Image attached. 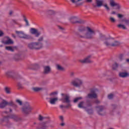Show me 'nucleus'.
Returning <instances> with one entry per match:
<instances>
[{"instance_id":"obj_1","label":"nucleus","mask_w":129,"mask_h":129,"mask_svg":"<svg viewBox=\"0 0 129 129\" xmlns=\"http://www.w3.org/2000/svg\"><path fill=\"white\" fill-rule=\"evenodd\" d=\"M62 98L60 99V101L62 102V103H67L66 105H60L59 108L61 109L63 108H69V107H71L72 105L71 104V100H70V96L67 94L62 93L61 94Z\"/></svg>"},{"instance_id":"obj_2","label":"nucleus","mask_w":129,"mask_h":129,"mask_svg":"<svg viewBox=\"0 0 129 129\" xmlns=\"http://www.w3.org/2000/svg\"><path fill=\"white\" fill-rule=\"evenodd\" d=\"M7 105L13 107L15 111H18L17 109L18 107V105L15 103L14 101L11 100L8 102L3 98H0V108H5Z\"/></svg>"},{"instance_id":"obj_3","label":"nucleus","mask_w":129,"mask_h":129,"mask_svg":"<svg viewBox=\"0 0 129 129\" xmlns=\"http://www.w3.org/2000/svg\"><path fill=\"white\" fill-rule=\"evenodd\" d=\"M95 31L89 27H86V33L84 35H81V38H84L88 40H93L94 36L96 35Z\"/></svg>"},{"instance_id":"obj_4","label":"nucleus","mask_w":129,"mask_h":129,"mask_svg":"<svg viewBox=\"0 0 129 129\" xmlns=\"http://www.w3.org/2000/svg\"><path fill=\"white\" fill-rule=\"evenodd\" d=\"M32 109L33 107L28 102L25 103L24 106L21 108L22 112L25 115H29L32 112Z\"/></svg>"},{"instance_id":"obj_5","label":"nucleus","mask_w":129,"mask_h":129,"mask_svg":"<svg viewBox=\"0 0 129 129\" xmlns=\"http://www.w3.org/2000/svg\"><path fill=\"white\" fill-rule=\"evenodd\" d=\"M16 34L21 39H25L26 40H34V37L32 36L25 34L23 31H16Z\"/></svg>"},{"instance_id":"obj_6","label":"nucleus","mask_w":129,"mask_h":129,"mask_svg":"<svg viewBox=\"0 0 129 129\" xmlns=\"http://www.w3.org/2000/svg\"><path fill=\"white\" fill-rule=\"evenodd\" d=\"M92 6H93V7L95 8H100L101 7H104L105 8V9L106 10V12H109L110 11V8H109V6L107 5V4H101V2H97L96 4H92Z\"/></svg>"},{"instance_id":"obj_7","label":"nucleus","mask_w":129,"mask_h":129,"mask_svg":"<svg viewBox=\"0 0 129 129\" xmlns=\"http://www.w3.org/2000/svg\"><path fill=\"white\" fill-rule=\"evenodd\" d=\"M98 90L97 89H91L90 93H89L87 95V98L92 99V98H97V94H96V92H97Z\"/></svg>"},{"instance_id":"obj_8","label":"nucleus","mask_w":129,"mask_h":129,"mask_svg":"<svg viewBox=\"0 0 129 129\" xmlns=\"http://www.w3.org/2000/svg\"><path fill=\"white\" fill-rule=\"evenodd\" d=\"M72 84L75 87H80L82 85V81L79 78L75 79L72 82Z\"/></svg>"},{"instance_id":"obj_9","label":"nucleus","mask_w":129,"mask_h":129,"mask_svg":"<svg viewBox=\"0 0 129 129\" xmlns=\"http://www.w3.org/2000/svg\"><path fill=\"white\" fill-rule=\"evenodd\" d=\"M69 20L72 24H84V21L82 20H77V18L76 17H71Z\"/></svg>"},{"instance_id":"obj_10","label":"nucleus","mask_w":129,"mask_h":129,"mask_svg":"<svg viewBox=\"0 0 129 129\" xmlns=\"http://www.w3.org/2000/svg\"><path fill=\"white\" fill-rule=\"evenodd\" d=\"M10 116L7 115L6 116H4V118L0 119V123H4V122L6 124L7 126L9 125V124H12L11 122H10Z\"/></svg>"},{"instance_id":"obj_11","label":"nucleus","mask_w":129,"mask_h":129,"mask_svg":"<svg viewBox=\"0 0 129 129\" xmlns=\"http://www.w3.org/2000/svg\"><path fill=\"white\" fill-rule=\"evenodd\" d=\"M103 38L106 41L104 42V45H105L107 47L111 46V41H107L108 40V38L105 37V36L102 34L100 35V39L102 41L103 40Z\"/></svg>"},{"instance_id":"obj_12","label":"nucleus","mask_w":129,"mask_h":129,"mask_svg":"<svg viewBox=\"0 0 129 129\" xmlns=\"http://www.w3.org/2000/svg\"><path fill=\"white\" fill-rule=\"evenodd\" d=\"M10 119H13L14 121L19 122L22 120V118L19 117V116L16 114H11L9 115Z\"/></svg>"},{"instance_id":"obj_13","label":"nucleus","mask_w":129,"mask_h":129,"mask_svg":"<svg viewBox=\"0 0 129 129\" xmlns=\"http://www.w3.org/2000/svg\"><path fill=\"white\" fill-rule=\"evenodd\" d=\"M30 32L32 35H35V37H37L41 35V32L38 31V30L35 28H31Z\"/></svg>"},{"instance_id":"obj_14","label":"nucleus","mask_w":129,"mask_h":129,"mask_svg":"<svg viewBox=\"0 0 129 129\" xmlns=\"http://www.w3.org/2000/svg\"><path fill=\"white\" fill-rule=\"evenodd\" d=\"M97 113L99 115H103V113H102V111L104 110V106H100L96 107Z\"/></svg>"},{"instance_id":"obj_15","label":"nucleus","mask_w":129,"mask_h":129,"mask_svg":"<svg viewBox=\"0 0 129 129\" xmlns=\"http://www.w3.org/2000/svg\"><path fill=\"white\" fill-rule=\"evenodd\" d=\"M91 57V56L89 55L88 56H87L85 59L80 60V62H81V63H91V62H92V61L91 60H90V58Z\"/></svg>"},{"instance_id":"obj_16","label":"nucleus","mask_w":129,"mask_h":129,"mask_svg":"<svg viewBox=\"0 0 129 129\" xmlns=\"http://www.w3.org/2000/svg\"><path fill=\"white\" fill-rule=\"evenodd\" d=\"M35 50H40L43 47L42 42H35Z\"/></svg>"},{"instance_id":"obj_17","label":"nucleus","mask_w":129,"mask_h":129,"mask_svg":"<svg viewBox=\"0 0 129 129\" xmlns=\"http://www.w3.org/2000/svg\"><path fill=\"white\" fill-rule=\"evenodd\" d=\"M58 101V97H54V98H49V101L48 102L50 103V104L55 105L56 104V102Z\"/></svg>"},{"instance_id":"obj_18","label":"nucleus","mask_w":129,"mask_h":129,"mask_svg":"<svg viewBox=\"0 0 129 129\" xmlns=\"http://www.w3.org/2000/svg\"><path fill=\"white\" fill-rule=\"evenodd\" d=\"M51 72V68L50 66H47L44 67V74H49Z\"/></svg>"},{"instance_id":"obj_19","label":"nucleus","mask_w":129,"mask_h":129,"mask_svg":"<svg viewBox=\"0 0 129 129\" xmlns=\"http://www.w3.org/2000/svg\"><path fill=\"white\" fill-rule=\"evenodd\" d=\"M40 129H49V125L46 122H43L40 123Z\"/></svg>"},{"instance_id":"obj_20","label":"nucleus","mask_w":129,"mask_h":129,"mask_svg":"<svg viewBox=\"0 0 129 129\" xmlns=\"http://www.w3.org/2000/svg\"><path fill=\"white\" fill-rule=\"evenodd\" d=\"M119 76L121 78H126V77H128L129 74L126 72H120L119 73Z\"/></svg>"},{"instance_id":"obj_21","label":"nucleus","mask_w":129,"mask_h":129,"mask_svg":"<svg viewBox=\"0 0 129 129\" xmlns=\"http://www.w3.org/2000/svg\"><path fill=\"white\" fill-rule=\"evenodd\" d=\"M6 75L8 77H12V78H14L15 72L12 71H9L6 73Z\"/></svg>"},{"instance_id":"obj_22","label":"nucleus","mask_w":129,"mask_h":129,"mask_svg":"<svg viewBox=\"0 0 129 129\" xmlns=\"http://www.w3.org/2000/svg\"><path fill=\"white\" fill-rule=\"evenodd\" d=\"M28 48L30 50H35V42H30L28 44Z\"/></svg>"},{"instance_id":"obj_23","label":"nucleus","mask_w":129,"mask_h":129,"mask_svg":"<svg viewBox=\"0 0 129 129\" xmlns=\"http://www.w3.org/2000/svg\"><path fill=\"white\" fill-rule=\"evenodd\" d=\"M85 31H86V27L82 26L79 28V31L80 33V36L82 35H84V32H85Z\"/></svg>"},{"instance_id":"obj_24","label":"nucleus","mask_w":129,"mask_h":129,"mask_svg":"<svg viewBox=\"0 0 129 129\" xmlns=\"http://www.w3.org/2000/svg\"><path fill=\"white\" fill-rule=\"evenodd\" d=\"M85 108H87V107H91L92 106V102L89 100H87L85 103Z\"/></svg>"},{"instance_id":"obj_25","label":"nucleus","mask_w":129,"mask_h":129,"mask_svg":"<svg viewBox=\"0 0 129 129\" xmlns=\"http://www.w3.org/2000/svg\"><path fill=\"white\" fill-rule=\"evenodd\" d=\"M7 38L8 40L4 42V43L5 44V45H11L12 44H14V41H13V40H12L10 37H7Z\"/></svg>"},{"instance_id":"obj_26","label":"nucleus","mask_w":129,"mask_h":129,"mask_svg":"<svg viewBox=\"0 0 129 129\" xmlns=\"http://www.w3.org/2000/svg\"><path fill=\"white\" fill-rule=\"evenodd\" d=\"M119 45H120V43L117 41H115L113 43H111V47H117Z\"/></svg>"},{"instance_id":"obj_27","label":"nucleus","mask_w":129,"mask_h":129,"mask_svg":"<svg viewBox=\"0 0 129 129\" xmlns=\"http://www.w3.org/2000/svg\"><path fill=\"white\" fill-rule=\"evenodd\" d=\"M117 4V3L115 2L114 0H110V6L113 8L115 6H116Z\"/></svg>"},{"instance_id":"obj_28","label":"nucleus","mask_w":129,"mask_h":129,"mask_svg":"<svg viewBox=\"0 0 129 129\" xmlns=\"http://www.w3.org/2000/svg\"><path fill=\"white\" fill-rule=\"evenodd\" d=\"M32 90L35 92H39V91H42L43 88L34 87L32 88Z\"/></svg>"},{"instance_id":"obj_29","label":"nucleus","mask_w":129,"mask_h":129,"mask_svg":"<svg viewBox=\"0 0 129 129\" xmlns=\"http://www.w3.org/2000/svg\"><path fill=\"white\" fill-rule=\"evenodd\" d=\"M56 69L59 71H65V68L62 67L59 64L56 65Z\"/></svg>"},{"instance_id":"obj_30","label":"nucleus","mask_w":129,"mask_h":129,"mask_svg":"<svg viewBox=\"0 0 129 129\" xmlns=\"http://www.w3.org/2000/svg\"><path fill=\"white\" fill-rule=\"evenodd\" d=\"M5 49L7 50V51H11V52H14V48H13L12 46H6Z\"/></svg>"},{"instance_id":"obj_31","label":"nucleus","mask_w":129,"mask_h":129,"mask_svg":"<svg viewBox=\"0 0 129 129\" xmlns=\"http://www.w3.org/2000/svg\"><path fill=\"white\" fill-rule=\"evenodd\" d=\"M83 104H84V101L80 102L78 104V107L79 108H85V107L83 106Z\"/></svg>"},{"instance_id":"obj_32","label":"nucleus","mask_w":129,"mask_h":129,"mask_svg":"<svg viewBox=\"0 0 129 129\" xmlns=\"http://www.w3.org/2000/svg\"><path fill=\"white\" fill-rule=\"evenodd\" d=\"M46 118H47V119H49L48 117H43L41 115H39V117H38L39 120H40V121L44 120V119H46Z\"/></svg>"},{"instance_id":"obj_33","label":"nucleus","mask_w":129,"mask_h":129,"mask_svg":"<svg viewBox=\"0 0 129 129\" xmlns=\"http://www.w3.org/2000/svg\"><path fill=\"white\" fill-rule=\"evenodd\" d=\"M23 19H24V22H25L26 23V26H30V24H29V21H28V19H27V18L26 17V16H23Z\"/></svg>"},{"instance_id":"obj_34","label":"nucleus","mask_w":129,"mask_h":129,"mask_svg":"<svg viewBox=\"0 0 129 129\" xmlns=\"http://www.w3.org/2000/svg\"><path fill=\"white\" fill-rule=\"evenodd\" d=\"M57 94H58L57 92H53L49 94V96H51V97H54V96H55V95H57Z\"/></svg>"},{"instance_id":"obj_35","label":"nucleus","mask_w":129,"mask_h":129,"mask_svg":"<svg viewBox=\"0 0 129 129\" xmlns=\"http://www.w3.org/2000/svg\"><path fill=\"white\" fill-rule=\"evenodd\" d=\"M115 7V9L116 10H120L121 8V6L118 3H117V4L114 6Z\"/></svg>"},{"instance_id":"obj_36","label":"nucleus","mask_w":129,"mask_h":129,"mask_svg":"<svg viewBox=\"0 0 129 129\" xmlns=\"http://www.w3.org/2000/svg\"><path fill=\"white\" fill-rule=\"evenodd\" d=\"M118 28H122L123 30H126V27H125V26L124 25L122 24H119L117 25Z\"/></svg>"},{"instance_id":"obj_37","label":"nucleus","mask_w":129,"mask_h":129,"mask_svg":"<svg viewBox=\"0 0 129 129\" xmlns=\"http://www.w3.org/2000/svg\"><path fill=\"white\" fill-rule=\"evenodd\" d=\"M117 67H118V64L116 62H115L114 64L112 66V69L113 70H115L117 69Z\"/></svg>"},{"instance_id":"obj_38","label":"nucleus","mask_w":129,"mask_h":129,"mask_svg":"<svg viewBox=\"0 0 129 129\" xmlns=\"http://www.w3.org/2000/svg\"><path fill=\"white\" fill-rule=\"evenodd\" d=\"M81 99H82V97L76 98L74 100V103H76V102H78V100H81Z\"/></svg>"},{"instance_id":"obj_39","label":"nucleus","mask_w":129,"mask_h":129,"mask_svg":"<svg viewBox=\"0 0 129 129\" xmlns=\"http://www.w3.org/2000/svg\"><path fill=\"white\" fill-rule=\"evenodd\" d=\"M12 24H14L15 25H18V20L16 19H12Z\"/></svg>"},{"instance_id":"obj_40","label":"nucleus","mask_w":129,"mask_h":129,"mask_svg":"<svg viewBox=\"0 0 129 129\" xmlns=\"http://www.w3.org/2000/svg\"><path fill=\"white\" fill-rule=\"evenodd\" d=\"M16 102L19 104V105H23V102L21 101L20 99H17L16 100Z\"/></svg>"},{"instance_id":"obj_41","label":"nucleus","mask_w":129,"mask_h":129,"mask_svg":"<svg viewBox=\"0 0 129 129\" xmlns=\"http://www.w3.org/2000/svg\"><path fill=\"white\" fill-rule=\"evenodd\" d=\"M44 40V37H40L38 39V43H42V41H43Z\"/></svg>"},{"instance_id":"obj_42","label":"nucleus","mask_w":129,"mask_h":129,"mask_svg":"<svg viewBox=\"0 0 129 129\" xmlns=\"http://www.w3.org/2000/svg\"><path fill=\"white\" fill-rule=\"evenodd\" d=\"M5 91L8 94H10V93H11V92L10 91V89L8 87L5 88Z\"/></svg>"},{"instance_id":"obj_43","label":"nucleus","mask_w":129,"mask_h":129,"mask_svg":"<svg viewBox=\"0 0 129 129\" xmlns=\"http://www.w3.org/2000/svg\"><path fill=\"white\" fill-rule=\"evenodd\" d=\"M81 1L82 0H71V2H72V3H73V4H76L77 3H79V2H81Z\"/></svg>"},{"instance_id":"obj_44","label":"nucleus","mask_w":129,"mask_h":129,"mask_svg":"<svg viewBox=\"0 0 129 129\" xmlns=\"http://www.w3.org/2000/svg\"><path fill=\"white\" fill-rule=\"evenodd\" d=\"M47 13H48V15H53L54 14V11H53V10H48L47 11Z\"/></svg>"},{"instance_id":"obj_45","label":"nucleus","mask_w":129,"mask_h":129,"mask_svg":"<svg viewBox=\"0 0 129 129\" xmlns=\"http://www.w3.org/2000/svg\"><path fill=\"white\" fill-rule=\"evenodd\" d=\"M109 20L111 23H115V19L113 17H110Z\"/></svg>"},{"instance_id":"obj_46","label":"nucleus","mask_w":129,"mask_h":129,"mask_svg":"<svg viewBox=\"0 0 129 129\" xmlns=\"http://www.w3.org/2000/svg\"><path fill=\"white\" fill-rule=\"evenodd\" d=\"M108 98L109 99H112V98H113V94H110V95H108Z\"/></svg>"},{"instance_id":"obj_47","label":"nucleus","mask_w":129,"mask_h":129,"mask_svg":"<svg viewBox=\"0 0 129 129\" xmlns=\"http://www.w3.org/2000/svg\"><path fill=\"white\" fill-rule=\"evenodd\" d=\"M119 59L120 61H122L123 60V55L122 54H120L119 56Z\"/></svg>"},{"instance_id":"obj_48","label":"nucleus","mask_w":129,"mask_h":129,"mask_svg":"<svg viewBox=\"0 0 129 129\" xmlns=\"http://www.w3.org/2000/svg\"><path fill=\"white\" fill-rule=\"evenodd\" d=\"M86 111H87L89 114H91V113H92V109H87Z\"/></svg>"},{"instance_id":"obj_49","label":"nucleus","mask_w":129,"mask_h":129,"mask_svg":"<svg viewBox=\"0 0 129 129\" xmlns=\"http://www.w3.org/2000/svg\"><path fill=\"white\" fill-rule=\"evenodd\" d=\"M96 3H97V2H100L101 3V5H103L104 1L103 0H95Z\"/></svg>"},{"instance_id":"obj_50","label":"nucleus","mask_w":129,"mask_h":129,"mask_svg":"<svg viewBox=\"0 0 129 129\" xmlns=\"http://www.w3.org/2000/svg\"><path fill=\"white\" fill-rule=\"evenodd\" d=\"M18 86L19 87V88H23V85H22V84L20 83H18Z\"/></svg>"},{"instance_id":"obj_51","label":"nucleus","mask_w":129,"mask_h":129,"mask_svg":"<svg viewBox=\"0 0 129 129\" xmlns=\"http://www.w3.org/2000/svg\"><path fill=\"white\" fill-rule=\"evenodd\" d=\"M58 29L60 30V31H64L65 30L64 28H63L61 26H58Z\"/></svg>"},{"instance_id":"obj_52","label":"nucleus","mask_w":129,"mask_h":129,"mask_svg":"<svg viewBox=\"0 0 129 129\" xmlns=\"http://www.w3.org/2000/svg\"><path fill=\"white\" fill-rule=\"evenodd\" d=\"M94 103H97V104H99V103H100V101L98 100H96L94 101Z\"/></svg>"},{"instance_id":"obj_53","label":"nucleus","mask_w":129,"mask_h":129,"mask_svg":"<svg viewBox=\"0 0 129 129\" xmlns=\"http://www.w3.org/2000/svg\"><path fill=\"white\" fill-rule=\"evenodd\" d=\"M124 22L126 25H128L129 24V20H124Z\"/></svg>"},{"instance_id":"obj_54","label":"nucleus","mask_w":129,"mask_h":129,"mask_svg":"<svg viewBox=\"0 0 129 129\" xmlns=\"http://www.w3.org/2000/svg\"><path fill=\"white\" fill-rule=\"evenodd\" d=\"M75 74L74 72H72L70 74L71 77H74Z\"/></svg>"},{"instance_id":"obj_55","label":"nucleus","mask_w":129,"mask_h":129,"mask_svg":"<svg viewBox=\"0 0 129 129\" xmlns=\"http://www.w3.org/2000/svg\"><path fill=\"white\" fill-rule=\"evenodd\" d=\"M4 33L3 32V31L0 30V37H3V36H4Z\"/></svg>"},{"instance_id":"obj_56","label":"nucleus","mask_w":129,"mask_h":129,"mask_svg":"<svg viewBox=\"0 0 129 129\" xmlns=\"http://www.w3.org/2000/svg\"><path fill=\"white\" fill-rule=\"evenodd\" d=\"M59 118H60V120H61L62 122H63V121H64V118L63 117V116H60L59 117Z\"/></svg>"},{"instance_id":"obj_57","label":"nucleus","mask_w":129,"mask_h":129,"mask_svg":"<svg viewBox=\"0 0 129 129\" xmlns=\"http://www.w3.org/2000/svg\"><path fill=\"white\" fill-rule=\"evenodd\" d=\"M117 17H118V18H119L120 19V18H122V17H123V16L121 14H118L117 15Z\"/></svg>"},{"instance_id":"obj_58","label":"nucleus","mask_w":129,"mask_h":129,"mask_svg":"<svg viewBox=\"0 0 129 129\" xmlns=\"http://www.w3.org/2000/svg\"><path fill=\"white\" fill-rule=\"evenodd\" d=\"M60 125L61 126H64V125H65V123L62 122V123H60Z\"/></svg>"},{"instance_id":"obj_59","label":"nucleus","mask_w":129,"mask_h":129,"mask_svg":"<svg viewBox=\"0 0 129 129\" xmlns=\"http://www.w3.org/2000/svg\"><path fill=\"white\" fill-rule=\"evenodd\" d=\"M86 3H92V0H86Z\"/></svg>"},{"instance_id":"obj_60","label":"nucleus","mask_w":129,"mask_h":129,"mask_svg":"<svg viewBox=\"0 0 129 129\" xmlns=\"http://www.w3.org/2000/svg\"><path fill=\"white\" fill-rule=\"evenodd\" d=\"M111 14V15H116V13L115 11H112Z\"/></svg>"},{"instance_id":"obj_61","label":"nucleus","mask_w":129,"mask_h":129,"mask_svg":"<svg viewBox=\"0 0 129 129\" xmlns=\"http://www.w3.org/2000/svg\"><path fill=\"white\" fill-rule=\"evenodd\" d=\"M9 14H10V16H12V15H13V11H10V12L9 13Z\"/></svg>"},{"instance_id":"obj_62","label":"nucleus","mask_w":129,"mask_h":129,"mask_svg":"<svg viewBox=\"0 0 129 129\" xmlns=\"http://www.w3.org/2000/svg\"><path fill=\"white\" fill-rule=\"evenodd\" d=\"M112 108H115L116 107V105H112Z\"/></svg>"},{"instance_id":"obj_63","label":"nucleus","mask_w":129,"mask_h":129,"mask_svg":"<svg viewBox=\"0 0 129 129\" xmlns=\"http://www.w3.org/2000/svg\"><path fill=\"white\" fill-rule=\"evenodd\" d=\"M9 111L10 112H13V109L12 108H9Z\"/></svg>"},{"instance_id":"obj_64","label":"nucleus","mask_w":129,"mask_h":129,"mask_svg":"<svg viewBox=\"0 0 129 129\" xmlns=\"http://www.w3.org/2000/svg\"><path fill=\"white\" fill-rule=\"evenodd\" d=\"M12 37L13 38H16V35H15V34H12Z\"/></svg>"}]
</instances>
